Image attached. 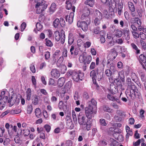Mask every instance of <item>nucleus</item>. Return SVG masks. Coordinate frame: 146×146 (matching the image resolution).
<instances>
[{
  "instance_id": "1",
  "label": "nucleus",
  "mask_w": 146,
  "mask_h": 146,
  "mask_svg": "<svg viewBox=\"0 0 146 146\" xmlns=\"http://www.w3.org/2000/svg\"><path fill=\"white\" fill-rule=\"evenodd\" d=\"M97 109H94L90 104L85 109V112L88 119H91L93 118L97 113Z\"/></svg>"
},
{
  "instance_id": "2",
  "label": "nucleus",
  "mask_w": 146,
  "mask_h": 146,
  "mask_svg": "<svg viewBox=\"0 0 146 146\" xmlns=\"http://www.w3.org/2000/svg\"><path fill=\"white\" fill-rule=\"evenodd\" d=\"M69 74V76H72L73 80L76 82H78L80 80H82L84 77L83 73H78L75 71H70Z\"/></svg>"
},
{
  "instance_id": "3",
  "label": "nucleus",
  "mask_w": 146,
  "mask_h": 146,
  "mask_svg": "<svg viewBox=\"0 0 146 146\" xmlns=\"http://www.w3.org/2000/svg\"><path fill=\"white\" fill-rule=\"evenodd\" d=\"M137 91L135 86L134 85L131 84V85L128 86L126 92L129 94L130 96L132 97L133 95L135 96L139 95V93L137 92Z\"/></svg>"
},
{
  "instance_id": "4",
  "label": "nucleus",
  "mask_w": 146,
  "mask_h": 146,
  "mask_svg": "<svg viewBox=\"0 0 146 146\" xmlns=\"http://www.w3.org/2000/svg\"><path fill=\"white\" fill-rule=\"evenodd\" d=\"M86 53L83 52L81 54L79 57V59L80 63H83L84 64H86V63L89 64L92 60L91 56H86Z\"/></svg>"
},
{
  "instance_id": "5",
  "label": "nucleus",
  "mask_w": 146,
  "mask_h": 146,
  "mask_svg": "<svg viewBox=\"0 0 146 146\" xmlns=\"http://www.w3.org/2000/svg\"><path fill=\"white\" fill-rule=\"evenodd\" d=\"M45 1H42V3L38 2L36 5L35 7L36 9V13L40 14L47 7L46 4H45Z\"/></svg>"
},
{
  "instance_id": "6",
  "label": "nucleus",
  "mask_w": 146,
  "mask_h": 146,
  "mask_svg": "<svg viewBox=\"0 0 146 146\" xmlns=\"http://www.w3.org/2000/svg\"><path fill=\"white\" fill-rule=\"evenodd\" d=\"M77 25L78 27H81L84 31H87L88 29V25L85 21H78L77 22Z\"/></svg>"
},
{
  "instance_id": "7",
  "label": "nucleus",
  "mask_w": 146,
  "mask_h": 146,
  "mask_svg": "<svg viewBox=\"0 0 146 146\" xmlns=\"http://www.w3.org/2000/svg\"><path fill=\"white\" fill-rule=\"evenodd\" d=\"M86 117L84 115H82L80 113L78 117L79 123L80 125H85L86 124Z\"/></svg>"
},
{
  "instance_id": "8",
  "label": "nucleus",
  "mask_w": 146,
  "mask_h": 146,
  "mask_svg": "<svg viewBox=\"0 0 146 146\" xmlns=\"http://www.w3.org/2000/svg\"><path fill=\"white\" fill-rule=\"evenodd\" d=\"M96 71L97 73L96 79H97L98 80L100 81L103 77L104 71L97 68L96 69Z\"/></svg>"
},
{
  "instance_id": "9",
  "label": "nucleus",
  "mask_w": 146,
  "mask_h": 146,
  "mask_svg": "<svg viewBox=\"0 0 146 146\" xmlns=\"http://www.w3.org/2000/svg\"><path fill=\"white\" fill-rule=\"evenodd\" d=\"M52 76L55 78H57L60 76V73L59 71L56 69H54L52 70L51 72Z\"/></svg>"
},
{
  "instance_id": "10",
  "label": "nucleus",
  "mask_w": 146,
  "mask_h": 146,
  "mask_svg": "<svg viewBox=\"0 0 146 146\" xmlns=\"http://www.w3.org/2000/svg\"><path fill=\"white\" fill-rule=\"evenodd\" d=\"M86 13H84L81 16V19L82 20L88 19H89V22L90 23V19L88 17V16L90 13V11L89 9H86Z\"/></svg>"
},
{
  "instance_id": "11",
  "label": "nucleus",
  "mask_w": 146,
  "mask_h": 146,
  "mask_svg": "<svg viewBox=\"0 0 146 146\" xmlns=\"http://www.w3.org/2000/svg\"><path fill=\"white\" fill-rule=\"evenodd\" d=\"M74 15V12H73L70 13L68 18V16H66L65 18L66 21H67L68 20L69 23L70 24L72 23L73 21Z\"/></svg>"
},
{
  "instance_id": "12",
  "label": "nucleus",
  "mask_w": 146,
  "mask_h": 146,
  "mask_svg": "<svg viewBox=\"0 0 146 146\" xmlns=\"http://www.w3.org/2000/svg\"><path fill=\"white\" fill-rule=\"evenodd\" d=\"M66 8L67 9L69 10L72 9L73 12H74L75 11V7L74 6H72V4L71 1L69 0L66 1Z\"/></svg>"
},
{
  "instance_id": "13",
  "label": "nucleus",
  "mask_w": 146,
  "mask_h": 146,
  "mask_svg": "<svg viewBox=\"0 0 146 146\" xmlns=\"http://www.w3.org/2000/svg\"><path fill=\"white\" fill-rule=\"evenodd\" d=\"M74 41V36L71 33L69 34L68 36V44L69 46L72 45Z\"/></svg>"
},
{
  "instance_id": "14",
  "label": "nucleus",
  "mask_w": 146,
  "mask_h": 146,
  "mask_svg": "<svg viewBox=\"0 0 146 146\" xmlns=\"http://www.w3.org/2000/svg\"><path fill=\"white\" fill-rule=\"evenodd\" d=\"M107 98L109 100L113 102L115 101L118 103L121 104V102L118 98H116L115 97L113 96L110 94H108Z\"/></svg>"
},
{
  "instance_id": "15",
  "label": "nucleus",
  "mask_w": 146,
  "mask_h": 146,
  "mask_svg": "<svg viewBox=\"0 0 146 146\" xmlns=\"http://www.w3.org/2000/svg\"><path fill=\"white\" fill-rule=\"evenodd\" d=\"M96 69L92 70L90 74V76L91 78L92 79L93 82H95L96 78Z\"/></svg>"
},
{
  "instance_id": "16",
  "label": "nucleus",
  "mask_w": 146,
  "mask_h": 146,
  "mask_svg": "<svg viewBox=\"0 0 146 146\" xmlns=\"http://www.w3.org/2000/svg\"><path fill=\"white\" fill-rule=\"evenodd\" d=\"M54 36L56 40L57 41H59L61 38L60 33L58 31H55L54 34Z\"/></svg>"
},
{
  "instance_id": "17",
  "label": "nucleus",
  "mask_w": 146,
  "mask_h": 146,
  "mask_svg": "<svg viewBox=\"0 0 146 146\" xmlns=\"http://www.w3.org/2000/svg\"><path fill=\"white\" fill-rule=\"evenodd\" d=\"M75 46L74 45H72L71 46V48L70 49V52L71 53V55H73V54L76 56L78 54V50L75 49L74 51Z\"/></svg>"
},
{
  "instance_id": "18",
  "label": "nucleus",
  "mask_w": 146,
  "mask_h": 146,
  "mask_svg": "<svg viewBox=\"0 0 146 146\" xmlns=\"http://www.w3.org/2000/svg\"><path fill=\"white\" fill-rule=\"evenodd\" d=\"M16 96H11V98L9 99L8 102L10 103L11 106H13L16 102Z\"/></svg>"
},
{
  "instance_id": "19",
  "label": "nucleus",
  "mask_w": 146,
  "mask_h": 146,
  "mask_svg": "<svg viewBox=\"0 0 146 146\" xmlns=\"http://www.w3.org/2000/svg\"><path fill=\"white\" fill-rule=\"evenodd\" d=\"M65 82V80L64 78H59L58 81V86L60 87H62L64 84Z\"/></svg>"
},
{
  "instance_id": "20",
  "label": "nucleus",
  "mask_w": 146,
  "mask_h": 146,
  "mask_svg": "<svg viewBox=\"0 0 146 146\" xmlns=\"http://www.w3.org/2000/svg\"><path fill=\"white\" fill-rule=\"evenodd\" d=\"M116 72L118 73V77H119L122 82H124L125 80L124 71L123 70H121L119 71V72H118L117 71H116Z\"/></svg>"
},
{
  "instance_id": "21",
  "label": "nucleus",
  "mask_w": 146,
  "mask_h": 146,
  "mask_svg": "<svg viewBox=\"0 0 146 146\" xmlns=\"http://www.w3.org/2000/svg\"><path fill=\"white\" fill-rule=\"evenodd\" d=\"M90 104L91 105V106L92 108H93L94 109L95 108H96V109L97 102L94 99H92L91 100V101L89 102V105Z\"/></svg>"
},
{
  "instance_id": "22",
  "label": "nucleus",
  "mask_w": 146,
  "mask_h": 146,
  "mask_svg": "<svg viewBox=\"0 0 146 146\" xmlns=\"http://www.w3.org/2000/svg\"><path fill=\"white\" fill-rule=\"evenodd\" d=\"M131 46L136 51L135 52L136 54H138L140 53V50L138 48L137 46L134 43H131Z\"/></svg>"
},
{
  "instance_id": "23",
  "label": "nucleus",
  "mask_w": 146,
  "mask_h": 146,
  "mask_svg": "<svg viewBox=\"0 0 146 146\" xmlns=\"http://www.w3.org/2000/svg\"><path fill=\"white\" fill-rule=\"evenodd\" d=\"M26 99L28 101L31 99V89L28 88L26 92Z\"/></svg>"
},
{
  "instance_id": "24",
  "label": "nucleus",
  "mask_w": 146,
  "mask_h": 146,
  "mask_svg": "<svg viewBox=\"0 0 146 146\" xmlns=\"http://www.w3.org/2000/svg\"><path fill=\"white\" fill-rule=\"evenodd\" d=\"M85 4L92 7L94 4V0H87L84 2Z\"/></svg>"
},
{
  "instance_id": "25",
  "label": "nucleus",
  "mask_w": 146,
  "mask_h": 146,
  "mask_svg": "<svg viewBox=\"0 0 146 146\" xmlns=\"http://www.w3.org/2000/svg\"><path fill=\"white\" fill-rule=\"evenodd\" d=\"M139 60L140 62H142L144 63H145L146 62V57L141 54L139 56Z\"/></svg>"
},
{
  "instance_id": "26",
  "label": "nucleus",
  "mask_w": 146,
  "mask_h": 146,
  "mask_svg": "<svg viewBox=\"0 0 146 146\" xmlns=\"http://www.w3.org/2000/svg\"><path fill=\"white\" fill-rule=\"evenodd\" d=\"M35 113L36 116L38 117H40L41 115V112L39 108H37L36 109Z\"/></svg>"
},
{
  "instance_id": "27",
  "label": "nucleus",
  "mask_w": 146,
  "mask_h": 146,
  "mask_svg": "<svg viewBox=\"0 0 146 146\" xmlns=\"http://www.w3.org/2000/svg\"><path fill=\"white\" fill-rule=\"evenodd\" d=\"M71 82L70 81H68L66 83L65 86V89L66 90L68 91L70 90L71 87Z\"/></svg>"
},
{
  "instance_id": "28",
  "label": "nucleus",
  "mask_w": 146,
  "mask_h": 146,
  "mask_svg": "<svg viewBox=\"0 0 146 146\" xmlns=\"http://www.w3.org/2000/svg\"><path fill=\"white\" fill-rule=\"evenodd\" d=\"M56 9V5L54 3L52 4L50 8V13H52Z\"/></svg>"
},
{
  "instance_id": "29",
  "label": "nucleus",
  "mask_w": 146,
  "mask_h": 146,
  "mask_svg": "<svg viewBox=\"0 0 146 146\" xmlns=\"http://www.w3.org/2000/svg\"><path fill=\"white\" fill-rule=\"evenodd\" d=\"M38 96L37 95H35L34 99L33 100V103L36 105L38 104Z\"/></svg>"
},
{
  "instance_id": "30",
  "label": "nucleus",
  "mask_w": 146,
  "mask_h": 146,
  "mask_svg": "<svg viewBox=\"0 0 146 146\" xmlns=\"http://www.w3.org/2000/svg\"><path fill=\"white\" fill-rule=\"evenodd\" d=\"M128 6L129 8L131 11H135V8L133 4L131 2H129L128 3Z\"/></svg>"
},
{
  "instance_id": "31",
  "label": "nucleus",
  "mask_w": 146,
  "mask_h": 146,
  "mask_svg": "<svg viewBox=\"0 0 146 146\" xmlns=\"http://www.w3.org/2000/svg\"><path fill=\"white\" fill-rule=\"evenodd\" d=\"M111 55L113 56V59H115L117 55V53L115 48L112 49L110 50Z\"/></svg>"
},
{
  "instance_id": "32",
  "label": "nucleus",
  "mask_w": 146,
  "mask_h": 146,
  "mask_svg": "<svg viewBox=\"0 0 146 146\" xmlns=\"http://www.w3.org/2000/svg\"><path fill=\"white\" fill-rule=\"evenodd\" d=\"M110 92L111 93H114L117 91L116 87L114 85H111L110 87Z\"/></svg>"
},
{
  "instance_id": "33",
  "label": "nucleus",
  "mask_w": 146,
  "mask_h": 146,
  "mask_svg": "<svg viewBox=\"0 0 146 146\" xmlns=\"http://www.w3.org/2000/svg\"><path fill=\"white\" fill-rule=\"evenodd\" d=\"M59 24V19L58 18H56L53 21V25L55 28H56L58 27Z\"/></svg>"
},
{
  "instance_id": "34",
  "label": "nucleus",
  "mask_w": 146,
  "mask_h": 146,
  "mask_svg": "<svg viewBox=\"0 0 146 146\" xmlns=\"http://www.w3.org/2000/svg\"><path fill=\"white\" fill-rule=\"evenodd\" d=\"M102 19H100L98 18H96L94 20V23L96 26L99 25L101 23V21Z\"/></svg>"
},
{
  "instance_id": "35",
  "label": "nucleus",
  "mask_w": 146,
  "mask_h": 146,
  "mask_svg": "<svg viewBox=\"0 0 146 146\" xmlns=\"http://www.w3.org/2000/svg\"><path fill=\"white\" fill-rule=\"evenodd\" d=\"M99 123L100 125L102 126H106L107 124L106 120L102 118L100 119Z\"/></svg>"
},
{
  "instance_id": "36",
  "label": "nucleus",
  "mask_w": 146,
  "mask_h": 146,
  "mask_svg": "<svg viewBox=\"0 0 146 146\" xmlns=\"http://www.w3.org/2000/svg\"><path fill=\"white\" fill-rule=\"evenodd\" d=\"M96 16V18H98L100 19H102V14L99 11L97 10H95Z\"/></svg>"
},
{
  "instance_id": "37",
  "label": "nucleus",
  "mask_w": 146,
  "mask_h": 146,
  "mask_svg": "<svg viewBox=\"0 0 146 146\" xmlns=\"http://www.w3.org/2000/svg\"><path fill=\"white\" fill-rule=\"evenodd\" d=\"M77 45L80 49V47L84 46V43L82 40L78 39L77 41Z\"/></svg>"
},
{
  "instance_id": "38",
  "label": "nucleus",
  "mask_w": 146,
  "mask_h": 146,
  "mask_svg": "<svg viewBox=\"0 0 146 146\" xmlns=\"http://www.w3.org/2000/svg\"><path fill=\"white\" fill-rule=\"evenodd\" d=\"M33 106L32 105H28L27 108V113L28 114H30L33 111Z\"/></svg>"
},
{
  "instance_id": "39",
  "label": "nucleus",
  "mask_w": 146,
  "mask_h": 146,
  "mask_svg": "<svg viewBox=\"0 0 146 146\" xmlns=\"http://www.w3.org/2000/svg\"><path fill=\"white\" fill-rule=\"evenodd\" d=\"M115 33V36L117 38L120 37L122 35V32L118 29L116 31Z\"/></svg>"
},
{
  "instance_id": "40",
  "label": "nucleus",
  "mask_w": 146,
  "mask_h": 146,
  "mask_svg": "<svg viewBox=\"0 0 146 146\" xmlns=\"http://www.w3.org/2000/svg\"><path fill=\"white\" fill-rule=\"evenodd\" d=\"M46 41V44L48 46L51 47L53 46V43L51 42V41L49 39L46 38L45 39Z\"/></svg>"
},
{
  "instance_id": "41",
  "label": "nucleus",
  "mask_w": 146,
  "mask_h": 146,
  "mask_svg": "<svg viewBox=\"0 0 146 146\" xmlns=\"http://www.w3.org/2000/svg\"><path fill=\"white\" fill-rule=\"evenodd\" d=\"M72 117L75 123H77V119L75 112L73 110L72 111Z\"/></svg>"
},
{
  "instance_id": "42",
  "label": "nucleus",
  "mask_w": 146,
  "mask_h": 146,
  "mask_svg": "<svg viewBox=\"0 0 146 146\" xmlns=\"http://www.w3.org/2000/svg\"><path fill=\"white\" fill-rule=\"evenodd\" d=\"M131 76V79L133 81H135L137 80V77L135 73L133 72L132 73Z\"/></svg>"
},
{
  "instance_id": "43",
  "label": "nucleus",
  "mask_w": 146,
  "mask_h": 146,
  "mask_svg": "<svg viewBox=\"0 0 146 146\" xmlns=\"http://www.w3.org/2000/svg\"><path fill=\"white\" fill-rule=\"evenodd\" d=\"M9 113L11 114L12 113V111H10V110H7L5 112L2 113L1 115V116L2 117H3L4 116L7 115Z\"/></svg>"
},
{
  "instance_id": "44",
  "label": "nucleus",
  "mask_w": 146,
  "mask_h": 146,
  "mask_svg": "<svg viewBox=\"0 0 146 146\" xmlns=\"http://www.w3.org/2000/svg\"><path fill=\"white\" fill-rule=\"evenodd\" d=\"M67 50L66 49L64 48L63 50L62 57L66 58L67 57Z\"/></svg>"
},
{
  "instance_id": "45",
  "label": "nucleus",
  "mask_w": 146,
  "mask_h": 146,
  "mask_svg": "<svg viewBox=\"0 0 146 146\" xmlns=\"http://www.w3.org/2000/svg\"><path fill=\"white\" fill-rule=\"evenodd\" d=\"M67 67L64 65H63L61 67V73L62 74H64L66 71Z\"/></svg>"
},
{
  "instance_id": "46",
  "label": "nucleus",
  "mask_w": 146,
  "mask_h": 146,
  "mask_svg": "<svg viewBox=\"0 0 146 146\" xmlns=\"http://www.w3.org/2000/svg\"><path fill=\"white\" fill-rule=\"evenodd\" d=\"M103 109L104 111L108 112H111L112 110L109 107L106 106H104Z\"/></svg>"
},
{
  "instance_id": "47",
  "label": "nucleus",
  "mask_w": 146,
  "mask_h": 146,
  "mask_svg": "<svg viewBox=\"0 0 146 146\" xmlns=\"http://www.w3.org/2000/svg\"><path fill=\"white\" fill-rule=\"evenodd\" d=\"M6 103L5 102L2 101L0 103V110H2L6 106Z\"/></svg>"
},
{
  "instance_id": "48",
  "label": "nucleus",
  "mask_w": 146,
  "mask_h": 146,
  "mask_svg": "<svg viewBox=\"0 0 146 146\" xmlns=\"http://www.w3.org/2000/svg\"><path fill=\"white\" fill-rule=\"evenodd\" d=\"M23 131L24 132L23 133L25 136H28L30 133V130L28 129H24Z\"/></svg>"
},
{
  "instance_id": "49",
  "label": "nucleus",
  "mask_w": 146,
  "mask_h": 146,
  "mask_svg": "<svg viewBox=\"0 0 146 146\" xmlns=\"http://www.w3.org/2000/svg\"><path fill=\"white\" fill-rule=\"evenodd\" d=\"M101 1L102 3L106 4L108 7L110 6V3L109 0H101Z\"/></svg>"
},
{
  "instance_id": "50",
  "label": "nucleus",
  "mask_w": 146,
  "mask_h": 146,
  "mask_svg": "<svg viewBox=\"0 0 146 146\" xmlns=\"http://www.w3.org/2000/svg\"><path fill=\"white\" fill-rule=\"evenodd\" d=\"M139 36L141 39L145 40L146 38V35L142 32H140L139 33Z\"/></svg>"
},
{
  "instance_id": "51",
  "label": "nucleus",
  "mask_w": 146,
  "mask_h": 146,
  "mask_svg": "<svg viewBox=\"0 0 146 146\" xmlns=\"http://www.w3.org/2000/svg\"><path fill=\"white\" fill-rule=\"evenodd\" d=\"M132 33L133 35V37L135 38H138L139 37V34L135 31H132Z\"/></svg>"
},
{
  "instance_id": "52",
  "label": "nucleus",
  "mask_w": 146,
  "mask_h": 146,
  "mask_svg": "<svg viewBox=\"0 0 146 146\" xmlns=\"http://www.w3.org/2000/svg\"><path fill=\"white\" fill-rule=\"evenodd\" d=\"M36 27L38 31L40 30L42 27V25L39 22H38L36 24Z\"/></svg>"
},
{
  "instance_id": "53",
  "label": "nucleus",
  "mask_w": 146,
  "mask_h": 146,
  "mask_svg": "<svg viewBox=\"0 0 146 146\" xmlns=\"http://www.w3.org/2000/svg\"><path fill=\"white\" fill-rule=\"evenodd\" d=\"M140 43L143 49H146V44L142 40H140Z\"/></svg>"
},
{
  "instance_id": "54",
  "label": "nucleus",
  "mask_w": 146,
  "mask_h": 146,
  "mask_svg": "<svg viewBox=\"0 0 146 146\" xmlns=\"http://www.w3.org/2000/svg\"><path fill=\"white\" fill-rule=\"evenodd\" d=\"M31 77V80L32 84L34 86H36V80L34 76H32Z\"/></svg>"
},
{
  "instance_id": "55",
  "label": "nucleus",
  "mask_w": 146,
  "mask_h": 146,
  "mask_svg": "<svg viewBox=\"0 0 146 146\" xmlns=\"http://www.w3.org/2000/svg\"><path fill=\"white\" fill-rule=\"evenodd\" d=\"M105 74L108 76H111L112 74V72H111V70L109 69L106 70L105 71Z\"/></svg>"
},
{
  "instance_id": "56",
  "label": "nucleus",
  "mask_w": 146,
  "mask_h": 146,
  "mask_svg": "<svg viewBox=\"0 0 146 146\" xmlns=\"http://www.w3.org/2000/svg\"><path fill=\"white\" fill-rule=\"evenodd\" d=\"M60 23L61 26L63 27L65 25V22L63 18H60L59 19Z\"/></svg>"
},
{
  "instance_id": "57",
  "label": "nucleus",
  "mask_w": 146,
  "mask_h": 146,
  "mask_svg": "<svg viewBox=\"0 0 146 146\" xmlns=\"http://www.w3.org/2000/svg\"><path fill=\"white\" fill-rule=\"evenodd\" d=\"M26 27V23H23L21 25V31H23L24 29H25Z\"/></svg>"
},
{
  "instance_id": "58",
  "label": "nucleus",
  "mask_w": 146,
  "mask_h": 146,
  "mask_svg": "<svg viewBox=\"0 0 146 146\" xmlns=\"http://www.w3.org/2000/svg\"><path fill=\"white\" fill-rule=\"evenodd\" d=\"M44 127L47 132H49L50 130V126L48 125H45L44 126Z\"/></svg>"
},
{
  "instance_id": "59",
  "label": "nucleus",
  "mask_w": 146,
  "mask_h": 146,
  "mask_svg": "<svg viewBox=\"0 0 146 146\" xmlns=\"http://www.w3.org/2000/svg\"><path fill=\"white\" fill-rule=\"evenodd\" d=\"M74 100H78L79 98V96L78 92H75L74 96Z\"/></svg>"
},
{
  "instance_id": "60",
  "label": "nucleus",
  "mask_w": 146,
  "mask_h": 146,
  "mask_svg": "<svg viewBox=\"0 0 146 146\" xmlns=\"http://www.w3.org/2000/svg\"><path fill=\"white\" fill-rule=\"evenodd\" d=\"M100 28L99 27H97L95 28L94 30V33L96 34L99 33L100 31Z\"/></svg>"
},
{
  "instance_id": "61",
  "label": "nucleus",
  "mask_w": 146,
  "mask_h": 146,
  "mask_svg": "<svg viewBox=\"0 0 146 146\" xmlns=\"http://www.w3.org/2000/svg\"><path fill=\"white\" fill-rule=\"evenodd\" d=\"M45 58L46 59L48 60L49 59L50 56V54L49 52H45Z\"/></svg>"
},
{
  "instance_id": "62",
  "label": "nucleus",
  "mask_w": 146,
  "mask_h": 146,
  "mask_svg": "<svg viewBox=\"0 0 146 146\" xmlns=\"http://www.w3.org/2000/svg\"><path fill=\"white\" fill-rule=\"evenodd\" d=\"M96 67L95 63L94 62H92L90 67V69L91 70L94 69Z\"/></svg>"
},
{
  "instance_id": "63",
  "label": "nucleus",
  "mask_w": 146,
  "mask_h": 146,
  "mask_svg": "<svg viewBox=\"0 0 146 146\" xmlns=\"http://www.w3.org/2000/svg\"><path fill=\"white\" fill-rule=\"evenodd\" d=\"M63 107V103L62 101H60L58 104V107L59 109H62Z\"/></svg>"
},
{
  "instance_id": "64",
  "label": "nucleus",
  "mask_w": 146,
  "mask_h": 146,
  "mask_svg": "<svg viewBox=\"0 0 146 146\" xmlns=\"http://www.w3.org/2000/svg\"><path fill=\"white\" fill-rule=\"evenodd\" d=\"M66 146H72V142L70 140H68L66 142Z\"/></svg>"
}]
</instances>
